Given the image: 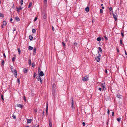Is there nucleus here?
Here are the masks:
<instances>
[{"mask_svg":"<svg viewBox=\"0 0 127 127\" xmlns=\"http://www.w3.org/2000/svg\"><path fill=\"white\" fill-rule=\"evenodd\" d=\"M42 15L44 19H46L47 18V14L45 11H43Z\"/></svg>","mask_w":127,"mask_h":127,"instance_id":"1","label":"nucleus"},{"mask_svg":"<svg viewBox=\"0 0 127 127\" xmlns=\"http://www.w3.org/2000/svg\"><path fill=\"white\" fill-rule=\"evenodd\" d=\"M117 14L116 13H115L114 14L113 13V18L115 19V21H116L117 19Z\"/></svg>","mask_w":127,"mask_h":127,"instance_id":"2","label":"nucleus"},{"mask_svg":"<svg viewBox=\"0 0 127 127\" xmlns=\"http://www.w3.org/2000/svg\"><path fill=\"white\" fill-rule=\"evenodd\" d=\"M88 75H86L84 77H83L82 79L83 81H86L88 80Z\"/></svg>","mask_w":127,"mask_h":127,"instance_id":"3","label":"nucleus"},{"mask_svg":"<svg viewBox=\"0 0 127 127\" xmlns=\"http://www.w3.org/2000/svg\"><path fill=\"white\" fill-rule=\"evenodd\" d=\"M52 91L55 92V91L56 90V85L54 84H53V85L52 86Z\"/></svg>","mask_w":127,"mask_h":127,"instance_id":"4","label":"nucleus"},{"mask_svg":"<svg viewBox=\"0 0 127 127\" xmlns=\"http://www.w3.org/2000/svg\"><path fill=\"white\" fill-rule=\"evenodd\" d=\"M71 106L72 109H74L75 108L74 106V102H73V99L72 100V102H71Z\"/></svg>","mask_w":127,"mask_h":127,"instance_id":"5","label":"nucleus"},{"mask_svg":"<svg viewBox=\"0 0 127 127\" xmlns=\"http://www.w3.org/2000/svg\"><path fill=\"white\" fill-rule=\"evenodd\" d=\"M101 86L103 88V90H105L106 88L105 87V83H102L101 84Z\"/></svg>","mask_w":127,"mask_h":127,"instance_id":"6","label":"nucleus"},{"mask_svg":"<svg viewBox=\"0 0 127 127\" xmlns=\"http://www.w3.org/2000/svg\"><path fill=\"white\" fill-rule=\"evenodd\" d=\"M19 8L17 7L16 8V9H17V11L18 12H19V10H21L23 8V7H21V6H19Z\"/></svg>","mask_w":127,"mask_h":127,"instance_id":"7","label":"nucleus"},{"mask_svg":"<svg viewBox=\"0 0 127 127\" xmlns=\"http://www.w3.org/2000/svg\"><path fill=\"white\" fill-rule=\"evenodd\" d=\"M14 74L15 75V77L16 78H17V72L16 69H15L14 70Z\"/></svg>","mask_w":127,"mask_h":127,"instance_id":"8","label":"nucleus"},{"mask_svg":"<svg viewBox=\"0 0 127 127\" xmlns=\"http://www.w3.org/2000/svg\"><path fill=\"white\" fill-rule=\"evenodd\" d=\"M95 60L97 62H99L100 60V58L99 57H98L97 56H96V57L95 59Z\"/></svg>","mask_w":127,"mask_h":127,"instance_id":"9","label":"nucleus"},{"mask_svg":"<svg viewBox=\"0 0 127 127\" xmlns=\"http://www.w3.org/2000/svg\"><path fill=\"white\" fill-rule=\"evenodd\" d=\"M48 105L47 104V105L46 107V114L47 116L48 114Z\"/></svg>","mask_w":127,"mask_h":127,"instance_id":"10","label":"nucleus"},{"mask_svg":"<svg viewBox=\"0 0 127 127\" xmlns=\"http://www.w3.org/2000/svg\"><path fill=\"white\" fill-rule=\"evenodd\" d=\"M39 75L41 76H43L44 75V73L42 71H41L39 73Z\"/></svg>","mask_w":127,"mask_h":127,"instance_id":"11","label":"nucleus"},{"mask_svg":"<svg viewBox=\"0 0 127 127\" xmlns=\"http://www.w3.org/2000/svg\"><path fill=\"white\" fill-rule=\"evenodd\" d=\"M32 120L31 119H28L27 120V123H31Z\"/></svg>","mask_w":127,"mask_h":127,"instance_id":"12","label":"nucleus"},{"mask_svg":"<svg viewBox=\"0 0 127 127\" xmlns=\"http://www.w3.org/2000/svg\"><path fill=\"white\" fill-rule=\"evenodd\" d=\"M90 10L89 7L88 6H87L85 8V11L87 12H88Z\"/></svg>","mask_w":127,"mask_h":127,"instance_id":"13","label":"nucleus"},{"mask_svg":"<svg viewBox=\"0 0 127 127\" xmlns=\"http://www.w3.org/2000/svg\"><path fill=\"white\" fill-rule=\"evenodd\" d=\"M15 20L17 22H18L20 20V19H19V18L18 17H15Z\"/></svg>","mask_w":127,"mask_h":127,"instance_id":"14","label":"nucleus"},{"mask_svg":"<svg viewBox=\"0 0 127 127\" xmlns=\"http://www.w3.org/2000/svg\"><path fill=\"white\" fill-rule=\"evenodd\" d=\"M17 107H20L21 108H22L23 105H22L21 104H17Z\"/></svg>","mask_w":127,"mask_h":127,"instance_id":"15","label":"nucleus"},{"mask_svg":"<svg viewBox=\"0 0 127 127\" xmlns=\"http://www.w3.org/2000/svg\"><path fill=\"white\" fill-rule=\"evenodd\" d=\"M28 71V69L24 68L23 70V72L25 73H27Z\"/></svg>","mask_w":127,"mask_h":127,"instance_id":"16","label":"nucleus"},{"mask_svg":"<svg viewBox=\"0 0 127 127\" xmlns=\"http://www.w3.org/2000/svg\"><path fill=\"white\" fill-rule=\"evenodd\" d=\"M49 127H52V122L50 120H49Z\"/></svg>","mask_w":127,"mask_h":127,"instance_id":"17","label":"nucleus"},{"mask_svg":"<svg viewBox=\"0 0 127 127\" xmlns=\"http://www.w3.org/2000/svg\"><path fill=\"white\" fill-rule=\"evenodd\" d=\"M36 78L38 81H39L41 79V77L39 76H37Z\"/></svg>","mask_w":127,"mask_h":127,"instance_id":"18","label":"nucleus"},{"mask_svg":"<svg viewBox=\"0 0 127 127\" xmlns=\"http://www.w3.org/2000/svg\"><path fill=\"white\" fill-rule=\"evenodd\" d=\"M28 49L29 50H32L33 49V47H31V46H29L28 47Z\"/></svg>","mask_w":127,"mask_h":127,"instance_id":"19","label":"nucleus"},{"mask_svg":"<svg viewBox=\"0 0 127 127\" xmlns=\"http://www.w3.org/2000/svg\"><path fill=\"white\" fill-rule=\"evenodd\" d=\"M28 63L30 65H31L32 64L31 60L30 59H29Z\"/></svg>","mask_w":127,"mask_h":127,"instance_id":"20","label":"nucleus"},{"mask_svg":"<svg viewBox=\"0 0 127 127\" xmlns=\"http://www.w3.org/2000/svg\"><path fill=\"white\" fill-rule=\"evenodd\" d=\"M17 50L19 52V54H20L21 53V50L20 48H17Z\"/></svg>","mask_w":127,"mask_h":127,"instance_id":"21","label":"nucleus"},{"mask_svg":"<svg viewBox=\"0 0 127 127\" xmlns=\"http://www.w3.org/2000/svg\"><path fill=\"white\" fill-rule=\"evenodd\" d=\"M33 37L31 35L29 36V39L31 40H32L33 39Z\"/></svg>","mask_w":127,"mask_h":127,"instance_id":"22","label":"nucleus"},{"mask_svg":"<svg viewBox=\"0 0 127 127\" xmlns=\"http://www.w3.org/2000/svg\"><path fill=\"white\" fill-rule=\"evenodd\" d=\"M98 49L99 51L101 53H102V49L100 47H98Z\"/></svg>","mask_w":127,"mask_h":127,"instance_id":"23","label":"nucleus"},{"mask_svg":"<svg viewBox=\"0 0 127 127\" xmlns=\"http://www.w3.org/2000/svg\"><path fill=\"white\" fill-rule=\"evenodd\" d=\"M97 40L99 41H100L101 40V38L100 37H98L96 39Z\"/></svg>","mask_w":127,"mask_h":127,"instance_id":"24","label":"nucleus"},{"mask_svg":"<svg viewBox=\"0 0 127 127\" xmlns=\"http://www.w3.org/2000/svg\"><path fill=\"white\" fill-rule=\"evenodd\" d=\"M3 25H5L7 24V22L6 21H4L3 22Z\"/></svg>","mask_w":127,"mask_h":127,"instance_id":"25","label":"nucleus"},{"mask_svg":"<svg viewBox=\"0 0 127 127\" xmlns=\"http://www.w3.org/2000/svg\"><path fill=\"white\" fill-rule=\"evenodd\" d=\"M36 48L34 47L33 50V52L34 53H35L36 52Z\"/></svg>","mask_w":127,"mask_h":127,"instance_id":"26","label":"nucleus"},{"mask_svg":"<svg viewBox=\"0 0 127 127\" xmlns=\"http://www.w3.org/2000/svg\"><path fill=\"white\" fill-rule=\"evenodd\" d=\"M4 17V16L0 12V17L3 18Z\"/></svg>","mask_w":127,"mask_h":127,"instance_id":"27","label":"nucleus"},{"mask_svg":"<svg viewBox=\"0 0 127 127\" xmlns=\"http://www.w3.org/2000/svg\"><path fill=\"white\" fill-rule=\"evenodd\" d=\"M120 43L121 44H123V45H124V44L122 42V39H121V38L120 39Z\"/></svg>","mask_w":127,"mask_h":127,"instance_id":"28","label":"nucleus"},{"mask_svg":"<svg viewBox=\"0 0 127 127\" xmlns=\"http://www.w3.org/2000/svg\"><path fill=\"white\" fill-rule=\"evenodd\" d=\"M1 64L2 65H3L4 64V60H2L1 61Z\"/></svg>","mask_w":127,"mask_h":127,"instance_id":"29","label":"nucleus"},{"mask_svg":"<svg viewBox=\"0 0 127 127\" xmlns=\"http://www.w3.org/2000/svg\"><path fill=\"white\" fill-rule=\"evenodd\" d=\"M36 32L35 30L34 29H32V32L33 33H34L35 32Z\"/></svg>","mask_w":127,"mask_h":127,"instance_id":"30","label":"nucleus"},{"mask_svg":"<svg viewBox=\"0 0 127 127\" xmlns=\"http://www.w3.org/2000/svg\"><path fill=\"white\" fill-rule=\"evenodd\" d=\"M121 95H117V97L119 98H121Z\"/></svg>","mask_w":127,"mask_h":127,"instance_id":"31","label":"nucleus"},{"mask_svg":"<svg viewBox=\"0 0 127 127\" xmlns=\"http://www.w3.org/2000/svg\"><path fill=\"white\" fill-rule=\"evenodd\" d=\"M15 58L13 57L12 59V61L13 62H14L15 60Z\"/></svg>","mask_w":127,"mask_h":127,"instance_id":"32","label":"nucleus"},{"mask_svg":"<svg viewBox=\"0 0 127 127\" xmlns=\"http://www.w3.org/2000/svg\"><path fill=\"white\" fill-rule=\"evenodd\" d=\"M45 112L44 111H43V113L42 114V116L43 117L44 116V113Z\"/></svg>","mask_w":127,"mask_h":127,"instance_id":"33","label":"nucleus"},{"mask_svg":"<svg viewBox=\"0 0 127 127\" xmlns=\"http://www.w3.org/2000/svg\"><path fill=\"white\" fill-rule=\"evenodd\" d=\"M32 3L31 2H30L29 3V5L28 6V8H30V7L31 5H32Z\"/></svg>","mask_w":127,"mask_h":127,"instance_id":"34","label":"nucleus"},{"mask_svg":"<svg viewBox=\"0 0 127 127\" xmlns=\"http://www.w3.org/2000/svg\"><path fill=\"white\" fill-rule=\"evenodd\" d=\"M121 118H117V121L118 122L120 121L121 120Z\"/></svg>","mask_w":127,"mask_h":127,"instance_id":"35","label":"nucleus"},{"mask_svg":"<svg viewBox=\"0 0 127 127\" xmlns=\"http://www.w3.org/2000/svg\"><path fill=\"white\" fill-rule=\"evenodd\" d=\"M44 4H46L47 3V0H44Z\"/></svg>","mask_w":127,"mask_h":127,"instance_id":"36","label":"nucleus"},{"mask_svg":"<svg viewBox=\"0 0 127 127\" xmlns=\"http://www.w3.org/2000/svg\"><path fill=\"white\" fill-rule=\"evenodd\" d=\"M23 99L25 101H26V97L25 95H24L23 96Z\"/></svg>","mask_w":127,"mask_h":127,"instance_id":"37","label":"nucleus"},{"mask_svg":"<svg viewBox=\"0 0 127 127\" xmlns=\"http://www.w3.org/2000/svg\"><path fill=\"white\" fill-rule=\"evenodd\" d=\"M1 98L2 100V101H3L4 99L3 98V95H1Z\"/></svg>","mask_w":127,"mask_h":127,"instance_id":"38","label":"nucleus"},{"mask_svg":"<svg viewBox=\"0 0 127 127\" xmlns=\"http://www.w3.org/2000/svg\"><path fill=\"white\" fill-rule=\"evenodd\" d=\"M23 0H21L20 2H21V5H22L23 4Z\"/></svg>","mask_w":127,"mask_h":127,"instance_id":"39","label":"nucleus"},{"mask_svg":"<svg viewBox=\"0 0 127 127\" xmlns=\"http://www.w3.org/2000/svg\"><path fill=\"white\" fill-rule=\"evenodd\" d=\"M17 82H18V83L19 84H20V80H19V78H18L17 79Z\"/></svg>","mask_w":127,"mask_h":127,"instance_id":"40","label":"nucleus"},{"mask_svg":"<svg viewBox=\"0 0 127 127\" xmlns=\"http://www.w3.org/2000/svg\"><path fill=\"white\" fill-rule=\"evenodd\" d=\"M12 117L14 119H16V117L14 115H13Z\"/></svg>","mask_w":127,"mask_h":127,"instance_id":"41","label":"nucleus"},{"mask_svg":"<svg viewBox=\"0 0 127 127\" xmlns=\"http://www.w3.org/2000/svg\"><path fill=\"white\" fill-rule=\"evenodd\" d=\"M12 66H11V71H12V72L13 73V68H12Z\"/></svg>","mask_w":127,"mask_h":127,"instance_id":"42","label":"nucleus"},{"mask_svg":"<svg viewBox=\"0 0 127 127\" xmlns=\"http://www.w3.org/2000/svg\"><path fill=\"white\" fill-rule=\"evenodd\" d=\"M103 10L101 9H100V13H103Z\"/></svg>","mask_w":127,"mask_h":127,"instance_id":"43","label":"nucleus"},{"mask_svg":"<svg viewBox=\"0 0 127 127\" xmlns=\"http://www.w3.org/2000/svg\"><path fill=\"white\" fill-rule=\"evenodd\" d=\"M41 70V69L39 67L38 68V73H39V72Z\"/></svg>","mask_w":127,"mask_h":127,"instance_id":"44","label":"nucleus"},{"mask_svg":"<svg viewBox=\"0 0 127 127\" xmlns=\"http://www.w3.org/2000/svg\"><path fill=\"white\" fill-rule=\"evenodd\" d=\"M37 19V17H36L34 20V21H35Z\"/></svg>","mask_w":127,"mask_h":127,"instance_id":"45","label":"nucleus"},{"mask_svg":"<svg viewBox=\"0 0 127 127\" xmlns=\"http://www.w3.org/2000/svg\"><path fill=\"white\" fill-rule=\"evenodd\" d=\"M114 112H112V116H114Z\"/></svg>","mask_w":127,"mask_h":127,"instance_id":"46","label":"nucleus"},{"mask_svg":"<svg viewBox=\"0 0 127 127\" xmlns=\"http://www.w3.org/2000/svg\"><path fill=\"white\" fill-rule=\"evenodd\" d=\"M62 45L63 46H65V45L64 42H62Z\"/></svg>","mask_w":127,"mask_h":127,"instance_id":"47","label":"nucleus"},{"mask_svg":"<svg viewBox=\"0 0 127 127\" xmlns=\"http://www.w3.org/2000/svg\"><path fill=\"white\" fill-rule=\"evenodd\" d=\"M74 45L76 46L77 45V44L76 42H74Z\"/></svg>","mask_w":127,"mask_h":127,"instance_id":"48","label":"nucleus"},{"mask_svg":"<svg viewBox=\"0 0 127 127\" xmlns=\"http://www.w3.org/2000/svg\"><path fill=\"white\" fill-rule=\"evenodd\" d=\"M82 125L83 126H85L86 125L85 123L84 122H83L82 123Z\"/></svg>","mask_w":127,"mask_h":127,"instance_id":"49","label":"nucleus"},{"mask_svg":"<svg viewBox=\"0 0 127 127\" xmlns=\"http://www.w3.org/2000/svg\"><path fill=\"white\" fill-rule=\"evenodd\" d=\"M109 9L110 11H111L112 10V7H110L109 8Z\"/></svg>","mask_w":127,"mask_h":127,"instance_id":"50","label":"nucleus"},{"mask_svg":"<svg viewBox=\"0 0 127 127\" xmlns=\"http://www.w3.org/2000/svg\"><path fill=\"white\" fill-rule=\"evenodd\" d=\"M52 29L53 31H54V30H55V29H54V28L53 27V26H52Z\"/></svg>","mask_w":127,"mask_h":127,"instance_id":"51","label":"nucleus"},{"mask_svg":"<svg viewBox=\"0 0 127 127\" xmlns=\"http://www.w3.org/2000/svg\"><path fill=\"white\" fill-rule=\"evenodd\" d=\"M104 38H105V39L106 40H107L108 39V38H107V37L105 36H104Z\"/></svg>","mask_w":127,"mask_h":127,"instance_id":"52","label":"nucleus"},{"mask_svg":"<svg viewBox=\"0 0 127 127\" xmlns=\"http://www.w3.org/2000/svg\"><path fill=\"white\" fill-rule=\"evenodd\" d=\"M35 66V64L34 63H32V67H34Z\"/></svg>","mask_w":127,"mask_h":127,"instance_id":"53","label":"nucleus"},{"mask_svg":"<svg viewBox=\"0 0 127 127\" xmlns=\"http://www.w3.org/2000/svg\"><path fill=\"white\" fill-rule=\"evenodd\" d=\"M98 90H99L100 91H101L102 90V89L101 88H98Z\"/></svg>","mask_w":127,"mask_h":127,"instance_id":"54","label":"nucleus"},{"mask_svg":"<svg viewBox=\"0 0 127 127\" xmlns=\"http://www.w3.org/2000/svg\"><path fill=\"white\" fill-rule=\"evenodd\" d=\"M121 34L122 37L123 36H124V34L122 32H121Z\"/></svg>","mask_w":127,"mask_h":127,"instance_id":"55","label":"nucleus"},{"mask_svg":"<svg viewBox=\"0 0 127 127\" xmlns=\"http://www.w3.org/2000/svg\"><path fill=\"white\" fill-rule=\"evenodd\" d=\"M34 111L35 113H36L37 112V109H36L34 110Z\"/></svg>","mask_w":127,"mask_h":127,"instance_id":"56","label":"nucleus"},{"mask_svg":"<svg viewBox=\"0 0 127 127\" xmlns=\"http://www.w3.org/2000/svg\"><path fill=\"white\" fill-rule=\"evenodd\" d=\"M105 71L106 73H107V69H105Z\"/></svg>","mask_w":127,"mask_h":127,"instance_id":"57","label":"nucleus"},{"mask_svg":"<svg viewBox=\"0 0 127 127\" xmlns=\"http://www.w3.org/2000/svg\"><path fill=\"white\" fill-rule=\"evenodd\" d=\"M109 111L108 109V111H107V114H109Z\"/></svg>","mask_w":127,"mask_h":127,"instance_id":"58","label":"nucleus"},{"mask_svg":"<svg viewBox=\"0 0 127 127\" xmlns=\"http://www.w3.org/2000/svg\"><path fill=\"white\" fill-rule=\"evenodd\" d=\"M3 56H4V57L5 58H6V56H5V54L4 53L3 54Z\"/></svg>","mask_w":127,"mask_h":127,"instance_id":"59","label":"nucleus"},{"mask_svg":"<svg viewBox=\"0 0 127 127\" xmlns=\"http://www.w3.org/2000/svg\"><path fill=\"white\" fill-rule=\"evenodd\" d=\"M39 81H40V83L41 84H42V79H41V80H40Z\"/></svg>","mask_w":127,"mask_h":127,"instance_id":"60","label":"nucleus"},{"mask_svg":"<svg viewBox=\"0 0 127 127\" xmlns=\"http://www.w3.org/2000/svg\"><path fill=\"white\" fill-rule=\"evenodd\" d=\"M108 121H107V123H106V125H108Z\"/></svg>","mask_w":127,"mask_h":127,"instance_id":"61","label":"nucleus"},{"mask_svg":"<svg viewBox=\"0 0 127 127\" xmlns=\"http://www.w3.org/2000/svg\"><path fill=\"white\" fill-rule=\"evenodd\" d=\"M16 30V28H14V29H13V31L14 32V31H15Z\"/></svg>","mask_w":127,"mask_h":127,"instance_id":"62","label":"nucleus"},{"mask_svg":"<svg viewBox=\"0 0 127 127\" xmlns=\"http://www.w3.org/2000/svg\"><path fill=\"white\" fill-rule=\"evenodd\" d=\"M35 77H36V75H33V77L35 78Z\"/></svg>","mask_w":127,"mask_h":127,"instance_id":"63","label":"nucleus"},{"mask_svg":"<svg viewBox=\"0 0 127 127\" xmlns=\"http://www.w3.org/2000/svg\"><path fill=\"white\" fill-rule=\"evenodd\" d=\"M12 20H13L12 19V18H11L10 19V22H11V21Z\"/></svg>","mask_w":127,"mask_h":127,"instance_id":"64","label":"nucleus"}]
</instances>
